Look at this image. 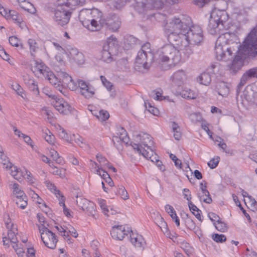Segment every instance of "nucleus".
<instances>
[{
    "mask_svg": "<svg viewBox=\"0 0 257 257\" xmlns=\"http://www.w3.org/2000/svg\"><path fill=\"white\" fill-rule=\"evenodd\" d=\"M129 241L135 248L139 249H144L146 244V240L143 236L133 230L129 235Z\"/></svg>",
    "mask_w": 257,
    "mask_h": 257,
    "instance_id": "nucleus-15",
    "label": "nucleus"
},
{
    "mask_svg": "<svg viewBox=\"0 0 257 257\" xmlns=\"http://www.w3.org/2000/svg\"><path fill=\"white\" fill-rule=\"evenodd\" d=\"M209 124L207 123L205 120H202L201 122V126L203 130H204L207 135L209 136L210 139L213 140V133L210 131L209 128Z\"/></svg>",
    "mask_w": 257,
    "mask_h": 257,
    "instance_id": "nucleus-58",
    "label": "nucleus"
},
{
    "mask_svg": "<svg viewBox=\"0 0 257 257\" xmlns=\"http://www.w3.org/2000/svg\"><path fill=\"white\" fill-rule=\"evenodd\" d=\"M0 14L6 19L12 20L15 23L17 24L20 27L25 26V23L22 20L21 16L16 11L14 10H8L5 9L0 4Z\"/></svg>",
    "mask_w": 257,
    "mask_h": 257,
    "instance_id": "nucleus-14",
    "label": "nucleus"
},
{
    "mask_svg": "<svg viewBox=\"0 0 257 257\" xmlns=\"http://www.w3.org/2000/svg\"><path fill=\"white\" fill-rule=\"evenodd\" d=\"M27 85L29 89L35 94L38 95L39 94L38 84L34 80L30 79L27 83Z\"/></svg>",
    "mask_w": 257,
    "mask_h": 257,
    "instance_id": "nucleus-45",
    "label": "nucleus"
},
{
    "mask_svg": "<svg viewBox=\"0 0 257 257\" xmlns=\"http://www.w3.org/2000/svg\"><path fill=\"white\" fill-rule=\"evenodd\" d=\"M90 165L92 168L95 169L96 173L99 175L104 180L109 176V175L107 173V172L99 168L98 166L97 163L94 161H90Z\"/></svg>",
    "mask_w": 257,
    "mask_h": 257,
    "instance_id": "nucleus-33",
    "label": "nucleus"
},
{
    "mask_svg": "<svg viewBox=\"0 0 257 257\" xmlns=\"http://www.w3.org/2000/svg\"><path fill=\"white\" fill-rule=\"evenodd\" d=\"M107 43V46L104 47V49L102 51V59L104 61L109 63L112 61L111 48L117 46V42L116 38L110 36L108 38Z\"/></svg>",
    "mask_w": 257,
    "mask_h": 257,
    "instance_id": "nucleus-16",
    "label": "nucleus"
},
{
    "mask_svg": "<svg viewBox=\"0 0 257 257\" xmlns=\"http://www.w3.org/2000/svg\"><path fill=\"white\" fill-rule=\"evenodd\" d=\"M198 197L201 202H203L208 204H210L212 202V199L208 191H207V192H199L198 193Z\"/></svg>",
    "mask_w": 257,
    "mask_h": 257,
    "instance_id": "nucleus-43",
    "label": "nucleus"
},
{
    "mask_svg": "<svg viewBox=\"0 0 257 257\" xmlns=\"http://www.w3.org/2000/svg\"><path fill=\"white\" fill-rule=\"evenodd\" d=\"M219 161L220 157L215 156L208 162V166L211 169H214L217 166Z\"/></svg>",
    "mask_w": 257,
    "mask_h": 257,
    "instance_id": "nucleus-57",
    "label": "nucleus"
},
{
    "mask_svg": "<svg viewBox=\"0 0 257 257\" xmlns=\"http://www.w3.org/2000/svg\"><path fill=\"white\" fill-rule=\"evenodd\" d=\"M25 180H26L30 184H34L35 182L36 179L32 173L28 170L26 169L25 174Z\"/></svg>",
    "mask_w": 257,
    "mask_h": 257,
    "instance_id": "nucleus-56",
    "label": "nucleus"
},
{
    "mask_svg": "<svg viewBox=\"0 0 257 257\" xmlns=\"http://www.w3.org/2000/svg\"><path fill=\"white\" fill-rule=\"evenodd\" d=\"M154 215H155V217L154 218L155 223L158 225L162 231L167 237H170L171 232L163 217L159 212L154 213Z\"/></svg>",
    "mask_w": 257,
    "mask_h": 257,
    "instance_id": "nucleus-21",
    "label": "nucleus"
},
{
    "mask_svg": "<svg viewBox=\"0 0 257 257\" xmlns=\"http://www.w3.org/2000/svg\"><path fill=\"white\" fill-rule=\"evenodd\" d=\"M39 205L40 208L45 213H48L50 210L49 207L46 205L44 201L39 196L35 201Z\"/></svg>",
    "mask_w": 257,
    "mask_h": 257,
    "instance_id": "nucleus-49",
    "label": "nucleus"
},
{
    "mask_svg": "<svg viewBox=\"0 0 257 257\" xmlns=\"http://www.w3.org/2000/svg\"><path fill=\"white\" fill-rule=\"evenodd\" d=\"M211 79L208 73H204L198 78L197 81L203 85H208L210 84Z\"/></svg>",
    "mask_w": 257,
    "mask_h": 257,
    "instance_id": "nucleus-40",
    "label": "nucleus"
},
{
    "mask_svg": "<svg viewBox=\"0 0 257 257\" xmlns=\"http://www.w3.org/2000/svg\"><path fill=\"white\" fill-rule=\"evenodd\" d=\"M58 200L59 202V203L60 205L63 207V212H64V214L68 217L71 216V213H70V212H71L70 210L66 207L65 204V197H62V198H61L60 199H59Z\"/></svg>",
    "mask_w": 257,
    "mask_h": 257,
    "instance_id": "nucleus-53",
    "label": "nucleus"
},
{
    "mask_svg": "<svg viewBox=\"0 0 257 257\" xmlns=\"http://www.w3.org/2000/svg\"><path fill=\"white\" fill-rule=\"evenodd\" d=\"M172 81L176 84L180 85L183 83L187 79L185 72L183 70H179L173 74L171 77Z\"/></svg>",
    "mask_w": 257,
    "mask_h": 257,
    "instance_id": "nucleus-28",
    "label": "nucleus"
},
{
    "mask_svg": "<svg viewBox=\"0 0 257 257\" xmlns=\"http://www.w3.org/2000/svg\"><path fill=\"white\" fill-rule=\"evenodd\" d=\"M45 184L47 189L52 193H53L57 198L59 200L64 196L61 193V191L57 188L55 185L50 181L47 180L45 182Z\"/></svg>",
    "mask_w": 257,
    "mask_h": 257,
    "instance_id": "nucleus-29",
    "label": "nucleus"
},
{
    "mask_svg": "<svg viewBox=\"0 0 257 257\" xmlns=\"http://www.w3.org/2000/svg\"><path fill=\"white\" fill-rule=\"evenodd\" d=\"M9 41L12 46L19 48L21 49H23L24 48V45L21 41L16 36H14L10 37Z\"/></svg>",
    "mask_w": 257,
    "mask_h": 257,
    "instance_id": "nucleus-41",
    "label": "nucleus"
},
{
    "mask_svg": "<svg viewBox=\"0 0 257 257\" xmlns=\"http://www.w3.org/2000/svg\"><path fill=\"white\" fill-rule=\"evenodd\" d=\"M38 229L45 245L51 249L55 248L58 242L55 234L43 224L39 225Z\"/></svg>",
    "mask_w": 257,
    "mask_h": 257,
    "instance_id": "nucleus-11",
    "label": "nucleus"
},
{
    "mask_svg": "<svg viewBox=\"0 0 257 257\" xmlns=\"http://www.w3.org/2000/svg\"><path fill=\"white\" fill-rule=\"evenodd\" d=\"M164 53L161 61L168 63V66L171 67L179 64L181 60L180 52L174 47L169 46L165 48Z\"/></svg>",
    "mask_w": 257,
    "mask_h": 257,
    "instance_id": "nucleus-10",
    "label": "nucleus"
},
{
    "mask_svg": "<svg viewBox=\"0 0 257 257\" xmlns=\"http://www.w3.org/2000/svg\"><path fill=\"white\" fill-rule=\"evenodd\" d=\"M80 18L81 20H102V13L98 10L93 9L92 10H82L80 14Z\"/></svg>",
    "mask_w": 257,
    "mask_h": 257,
    "instance_id": "nucleus-17",
    "label": "nucleus"
},
{
    "mask_svg": "<svg viewBox=\"0 0 257 257\" xmlns=\"http://www.w3.org/2000/svg\"><path fill=\"white\" fill-rule=\"evenodd\" d=\"M10 166L9 167L11 168V175L16 180L19 182H22L25 180V174L26 168L23 167L22 168H18L16 166Z\"/></svg>",
    "mask_w": 257,
    "mask_h": 257,
    "instance_id": "nucleus-25",
    "label": "nucleus"
},
{
    "mask_svg": "<svg viewBox=\"0 0 257 257\" xmlns=\"http://www.w3.org/2000/svg\"><path fill=\"white\" fill-rule=\"evenodd\" d=\"M17 206L22 209H25L28 205L27 197L26 195L23 197H18L15 199Z\"/></svg>",
    "mask_w": 257,
    "mask_h": 257,
    "instance_id": "nucleus-48",
    "label": "nucleus"
},
{
    "mask_svg": "<svg viewBox=\"0 0 257 257\" xmlns=\"http://www.w3.org/2000/svg\"><path fill=\"white\" fill-rule=\"evenodd\" d=\"M214 225L216 229L220 232H225L227 230V226L226 224L222 221L220 219L217 222H214Z\"/></svg>",
    "mask_w": 257,
    "mask_h": 257,
    "instance_id": "nucleus-51",
    "label": "nucleus"
},
{
    "mask_svg": "<svg viewBox=\"0 0 257 257\" xmlns=\"http://www.w3.org/2000/svg\"><path fill=\"white\" fill-rule=\"evenodd\" d=\"M83 25L91 31H97L100 30L102 27L103 20H81Z\"/></svg>",
    "mask_w": 257,
    "mask_h": 257,
    "instance_id": "nucleus-22",
    "label": "nucleus"
},
{
    "mask_svg": "<svg viewBox=\"0 0 257 257\" xmlns=\"http://www.w3.org/2000/svg\"><path fill=\"white\" fill-rule=\"evenodd\" d=\"M107 25L109 29L113 32L117 31L120 26V21L117 17H114L112 19H109L107 22Z\"/></svg>",
    "mask_w": 257,
    "mask_h": 257,
    "instance_id": "nucleus-30",
    "label": "nucleus"
},
{
    "mask_svg": "<svg viewBox=\"0 0 257 257\" xmlns=\"http://www.w3.org/2000/svg\"><path fill=\"white\" fill-rule=\"evenodd\" d=\"M13 194L16 197H25V192L20 188L19 185L18 183H15L12 185Z\"/></svg>",
    "mask_w": 257,
    "mask_h": 257,
    "instance_id": "nucleus-42",
    "label": "nucleus"
},
{
    "mask_svg": "<svg viewBox=\"0 0 257 257\" xmlns=\"http://www.w3.org/2000/svg\"><path fill=\"white\" fill-rule=\"evenodd\" d=\"M143 157L154 163L160 171L163 172L165 170V166L162 164V161L159 160L158 156L154 151L151 152L150 154L144 153Z\"/></svg>",
    "mask_w": 257,
    "mask_h": 257,
    "instance_id": "nucleus-24",
    "label": "nucleus"
},
{
    "mask_svg": "<svg viewBox=\"0 0 257 257\" xmlns=\"http://www.w3.org/2000/svg\"><path fill=\"white\" fill-rule=\"evenodd\" d=\"M188 207L191 213L198 220L202 222L203 220V215L201 210L192 202L188 203Z\"/></svg>",
    "mask_w": 257,
    "mask_h": 257,
    "instance_id": "nucleus-32",
    "label": "nucleus"
},
{
    "mask_svg": "<svg viewBox=\"0 0 257 257\" xmlns=\"http://www.w3.org/2000/svg\"><path fill=\"white\" fill-rule=\"evenodd\" d=\"M31 70L38 77H44L50 83L56 84L57 80L55 75L42 62L34 61L31 64Z\"/></svg>",
    "mask_w": 257,
    "mask_h": 257,
    "instance_id": "nucleus-6",
    "label": "nucleus"
},
{
    "mask_svg": "<svg viewBox=\"0 0 257 257\" xmlns=\"http://www.w3.org/2000/svg\"><path fill=\"white\" fill-rule=\"evenodd\" d=\"M72 61L78 64H82L84 62V56L81 52H78L77 55H76Z\"/></svg>",
    "mask_w": 257,
    "mask_h": 257,
    "instance_id": "nucleus-61",
    "label": "nucleus"
},
{
    "mask_svg": "<svg viewBox=\"0 0 257 257\" xmlns=\"http://www.w3.org/2000/svg\"><path fill=\"white\" fill-rule=\"evenodd\" d=\"M12 88L17 94L24 99H27V95L24 91L22 87L17 83H14L12 85Z\"/></svg>",
    "mask_w": 257,
    "mask_h": 257,
    "instance_id": "nucleus-47",
    "label": "nucleus"
},
{
    "mask_svg": "<svg viewBox=\"0 0 257 257\" xmlns=\"http://www.w3.org/2000/svg\"><path fill=\"white\" fill-rule=\"evenodd\" d=\"M164 208L165 211L170 216L172 221L175 222L176 226L179 227L180 225V219L174 208L170 204H166Z\"/></svg>",
    "mask_w": 257,
    "mask_h": 257,
    "instance_id": "nucleus-26",
    "label": "nucleus"
},
{
    "mask_svg": "<svg viewBox=\"0 0 257 257\" xmlns=\"http://www.w3.org/2000/svg\"><path fill=\"white\" fill-rule=\"evenodd\" d=\"M187 26L184 25L179 19L174 18L171 22L167 23L164 26L165 32L171 39L174 35H185Z\"/></svg>",
    "mask_w": 257,
    "mask_h": 257,
    "instance_id": "nucleus-8",
    "label": "nucleus"
},
{
    "mask_svg": "<svg viewBox=\"0 0 257 257\" xmlns=\"http://www.w3.org/2000/svg\"><path fill=\"white\" fill-rule=\"evenodd\" d=\"M58 135L61 139L67 143H72L73 142L72 135L68 134L65 130L61 127H60L58 130Z\"/></svg>",
    "mask_w": 257,
    "mask_h": 257,
    "instance_id": "nucleus-34",
    "label": "nucleus"
},
{
    "mask_svg": "<svg viewBox=\"0 0 257 257\" xmlns=\"http://www.w3.org/2000/svg\"><path fill=\"white\" fill-rule=\"evenodd\" d=\"M255 77L257 78V67L250 69L247 71L243 75L241 82L246 81L248 78Z\"/></svg>",
    "mask_w": 257,
    "mask_h": 257,
    "instance_id": "nucleus-44",
    "label": "nucleus"
},
{
    "mask_svg": "<svg viewBox=\"0 0 257 257\" xmlns=\"http://www.w3.org/2000/svg\"><path fill=\"white\" fill-rule=\"evenodd\" d=\"M57 81L56 84L51 83L57 88L61 93L65 94V89L66 88L71 90L76 89V84L73 80L71 76L65 72H58L57 75H55Z\"/></svg>",
    "mask_w": 257,
    "mask_h": 257,
    "instance_id": "nucleus-5",
    "label": "nucleus"
},
{
    "mask_svg": "<svg viewBox=\"0 0 257 257\" xmlns=\"http://www.w3.org/2000/svg\"><path fill=\"white\" fill-rule=\"evenodd\" d=\"M231 22L227 12L214 9L211 13L209 27L212 34H219L230 28Z\"/></svg>",
    "mask_w": 257,
    "mask_h": 257,
    "instance_id": "nucleus-2",
    "label": "nucleus"
},
{
    "mask_svg": "<svg viewBox=\"0 0 257 257\" xmlns=\"http://www.w3.org/2000/svg\"><path fill=\"white\" fill-rule=\"evenodd\" d=\"M131 145L134 150L143 156L144 153L150 154L154 151V142L153 138L148 134L140 133L133 136Z\"/></svg>",
    "mask_w": 257,
    "mask_h": 257,
    "instance_id": "nucleus-3",
    "label": "nucleus"
},
{
    "mask_svg": "<svg viewBox=\"0 0 257 257\" xmlns=\"http://www.w3.org/2000/svg\"><path fill=\"white\" fill-rule=\"evenodd\" d=\"M121 136H120L119 137L117 136H113L112 137V141H113L114 144L115 145H116V146H117L116 142H117V143H118L120 145L122 143H127L128 138L127 137L126 133V132L125 130H123V132L121 134Z\"/></svg>",
    "mask_w": 257,
    "mask_h": 257,
    "instance_id": "nucleus-39",
    "label": "nucleus"
},
{
    "mask_svg": "<svg viewBox=\"0 0 257 257\" xmlns=\"http://www.w3.org/2000/svg\"><path fill=\"white\" fill-rule=\"evenodd\" d=\"M80 93L86 98L92 97L94 94V92L92 88L90 87L83 90H80Z\"/></svg>",
    "mask_w": 257,
    "mask_h": 257,
    "instance_id": "nucleus-54",
    "label": "nucleus"
},
{
    "mask_svg": "<svg viewBox=\"0 0 257 257\" xmlns=\"http://www.w3.org/2000/svg\"><path fill=\"white\" fill-rule=\"evenodd\" d=\"M185 35H183L185 37V39L189 43L194 44H198L201 42L202 39V31L201 28H196L194 31H197L198 34H194L192 32H187V28L186 29Z\"/></svg>",
    "mask_w": 257,
    "mask_h": 257,
    "instance_id": "nucleus-19",
    "label": "nucleus"
},
{
    "mask_svg": "<svg viewBox=\"0 0 257 257\" xmlns=\"http://www.w3.org/2000/svg\"><path fill=\"white\" fill-rule=\"evenodd\" d=\"M180 95L184 98L194 99L198 97V92L190 89L185 88L180 92Z\"/></svg>",
    "mask_w": 257,
    "mask_h": 257,
    "instance_id": "nucleus-31",
    "label": "nucleus"
},
{
    "mask_svg": "<svg viewBox=\"0 0 257 257\" xmlns=\"http://www.w3.org/2000/svg\"><path fill=\"white\" fill-rule=\"evenodd\" d=\"M213 239L217 242H223L226 241V237L224 234L215 233L212 235Z\"/></svg>",
    "mask_w": 257,
    "mask_h": 257,
    "instance_id": "nucleus-63",
    "label": "nucleus"
},
{
    "mask_svg": "<svg viewBox=\"0 0 257 257\" xmlns=\"http://www.w3.org/2000/svg\"><path fill=\"white\" fill-rule=\"evenodd\" d=\"M145 105L146 108L148 109V110L153 114L154 115L156 116H159L160 114V111L156 107H154V106H152L150 102H145Z\"/></svg>",
    "mask_w": 257,
    "mask_h": 257,
    "instance_id": "nucleus-55",
    "label": "nucleus"
},
{
    "mask_svg": "<svg viewBox=\"0 0 257 257\" xmlns=\"http://www.w3.org/2000/svg\"><path fill=\"white\" fill-rule=\"evenodd\" d=\"M226 35H229V34L225 33L220 35L216 41L215 47V52L216 54V57L218 59H222L225 55L221 43H222L225 44L227 43V40L223 41Z\"/></svg>",
    "mask_w": 257,
    "mask_h": 257,
    "instance_id": "nucleus-20",
    "label": "nucleus"
},
{
    "mask_svg": "<svg viewBox=\"0 0 257 257\" xmlns=\"http://www.w3.org/2000/svg\"><path fill=\"white\" fill-rule=\"evenodd\" d=\"M76 204L85 213L93 218L96 219L98 216V212L97 210L96 204L82 196L77 197Z\"/></svg>",
    "mask_w": 257,
    "mask_h": 257,
    "instance_id": "nucleus-9",
    "label": "nucleus"
},
{
    "mask_svg": "<svg viewBox=\"0 0 257 257\" xmlns=\"http://www.w3.org/2000/svg\"><path fill=\"white\" fill-rule=\"evenodd\" d=\"M118 194L123 200H127L129 198L128 194L126 189L123 187L119 188Z\"/></svg>",
    "mask_w": 257,
    "mask_h": 257,
    "instance_id": "nucleus-64",
    "label": "nucleus"
},
{
    "mask_svg": "<svg viewBox=\"0 0 257 257\" xmlns=\"http://www.w3.org/2000/svg\"><path fill=\"white\" fill-rule=\"evenodd\" d=\"M150 47V43L145 44L142 47V50L139 52L136 58V63L139 64H143L144 65V67H145V65L146 64L147 57V52L145 51V49L146 48L149 49Z\"/></svg>",
    "mask_w": 257,
    "mask_h": 257,
    "instance_id": "nucleus-27",
    "label": "nucleus"
},
{
    "mask_svg": "<svg viewBox=\"0 0 257 257\" xmlns=\"http://www.w3.org/2000/svg\"><path fill=\"white\" fill-rule=\"evenodd\" d=\"M93 114L100 120L105 121L109 117V114L106 110L101 109L99 111H94Z\"/></svg>",
    "mask_w": 257,
    "mask_h": 257,
    "instance_id": "nucleus-38",
    "label": "nucleus"
},
{
    "mask_svg": "<svg viewBox=\"0 0 257 257\" xmlns=\"http://www.w3.org/2000/svg\"><path fill=\"white\" fill-rule=\"evenodd\" d=\"M71 5L69 0H58V6L54 11V20L59 25L63 26L70 21L72 12L68 9Z\"/></svg>",
    "mask_w": 257,
    "mask_h": 257,
    "instance_id": "nucleus-4",
    "label": "nucleus"
},
{
    "mask_svg": "<svg viewBox=\"0 0 257 257\" xmlns=\"http://www.w3.org/2000/svg\"><path fill=\"white\" fill-rule=\"evenodd\" d=\"M51 103L56 110L63 115H69L74 110L68 102L62 98L52 99Z\"/></svg>",
    "mask_w": 257,
    "mask_h": 257,
    "instance_id": "nucleus-13",
    "label": "nucleus"
},
{
    "mask_svg": "<svg viewBox=\"0 0 257 257\" xmlns=\"http://www.w3.org/2000/svg\"><path fill=\"white\" fill-rule=\"evenodd\" d=\"M132 229L127 224L114 225L110 230L111 237L116 240L122 241L129 236Z\"/></svg>",
    "mask_w": 257,
    "mask_h": 257,
    "instance_id": "nucleus-12",
    "label": "nucleus"
},
{
    "mask_svg": "<svg viewBox=\"0 0 257 257\" xmlns=\"http://www.w3.org/2000/svg\"><path fill=\"white\" fill-rule=\"evenodd\" d=\"M257 55V25L240 45L230 69L233 71L239 69L243 65V60L248 56Z\"/></svg>",
    "mask_w": 257,
    "mask_h": 257,
    "instance_id": "nucleus-1",
    "label": "nucleus"
},
{
    "mask_svg": "<svg viewBox=\"0 0 257 257\" xmlns=\"http://www.w3.org/2000/svg\"><path fill=\"white\" fill-rule=\"evenodd\" d=\"M19 4L21 7L28 12L31 14H34L36 12V9L33 4L30 2H27L26 0H25L24 2L22 3H19Z\"/></svg>",
    "mask_w": 257,
    "mask_h": 257,
    "instance_id": "nucleus-36",
    "label": "nucleus"
},
{
    "mask_svg": "<svg viewBox=\"0 0 257 257\" xmlns=\"http://www.w3.org/2000/svg\"><path fill=\"white\" fill-rule=\"evenodd\" d=\"M78 50L76 48H71L68 49L66 53L67 56L70 61H72L76 55H77Z\"/></svg>",
    "mask_w": 257,
    "mask_h": 257,
    "instance_id": "nucleus-59",
    "label": "nucleus"
},
{
    "mask_svg": "<svg viewBox=\"0 0 257 257\" xmlns=\"http://www.w3.org/2000/svg\"><path fill=\"white\" fill-rule=\"evenodd\" d=\"M4 222L7 229L14 228L15 229V227H17V225L12 221L10 216L8 214L4 215Z\"/></svg>",
    "mask_w": 257,
    "mask_h": 257,
    "instance_id": "nucleus-52",
    "label": "nucleus"
},
{
    "mask_svg": "<svg viewBox=\"0 0 257 257\" xmlns=\"http://www.w3.org/2000/svg\"><path fill=\"white\" fill-rule=\"evenodd\" d=\"M43 137L46 141L51 145H55L56 143V139L53 134L48 129L43 130Z\"/></svg>",
    "mask_w": 257,
    "mask_h": 257,
    "instance_id": "nucleus-35",
    "label": "nucleus"
},
{
    "mask_svg": "<svg viewBox=\"0 0 257 257\" xmlns=\"http://www.w3.org/2000/svg\"><path fill=\"white\" fill-rule=\"evenodd\" d=\"M97 202L99 205L102 212L105 216H109L116 213V211L111 206L107 205L106 200L102 198H98Z\"/></svg>",
    "mask_w": 257,
    "mask_h": 257,
    "instance_id": "nucleus-23",
    "label": "nucleus"
},
{
    "mask_svg": "<svg viewBox=\"0 0 257 257\" xmlns=\"http://www.w3.org/2000/svg\"><path fill=\"white\" fill-rule=\"evenodd\" d=\"M72 61L78 64H82L84 62V56L81 52H78L77 55H76Z\"/></svg>",
    "mask_w": 257,
    "mask_h": 257,
    "instance_id": "nucleus-62",
    "label": "nucleus"
},
{
    "mask_svg": "<svg viewBox=\"0 0 257 257\" xmlns=\"http://www.w3.org/2000/svg\"><path fill=\"white\" fill-rule=\"evenodd\" d=\"M27 44L29 46L30 52L32 55L36 52L38 50V44L35 39L29 38L27 41Z\"/></svg>",
    "mask_w": 257,
    "mask_h": 257,
    "instance_id": "nucleus-37",
    "label": "nucleus"
},
{
    "mask_svg": "<svg viewBox=\"0 0 257 257\" xmlns=\"http://www.w3.org/2000/svg\"><path fill=\"white\" fill-rule=\"evenodd\" d=\"M72 138L73 139V141H74L80 147L82 148L85 145L84 140L81 137L78 135L76 136L74 134H72Z\"/></svg>",
    "mask_w": 257,
    "mask_h": 257,
    "instance_id": "nucleus-60",
    "label": "nucleus"
},
{
    "mask_svg": "<svg viewBox=\"0 0 257 257\" xmlns=\"http://www.w3.org/2000/svg\"><path fill=\"white\" fill-rule=\"evenodd\" d=\"M7 234L4 236L3 241L4 245L10 246L11 244L15 249L18 257H21L24 253V247L23 245L18 243L16 234L18 233L17 227L15 229H8Z\"/></svg>",
    "mask_w": 257,
    "mask_h": 257,
    "instance_id": "nucleus-7",
    "label": "nucleus"
},
{
    "mask_svg": "<svg viewBox=\"0 0 257 257\" xmlns=\"http://www.w3.org/2000/svg\"><path fill=\"white\" fill-rule=\"evenodd\" d=\"M50 157L57 163L62 164L64 160L62 157L59 156L58 153L53 149L50 150Z\"/></svg>",
    "mask_w": 257,
    "mask_h": 257,
    "instance_id": "nucleus-46",
    "label": "nucleus"
},
{
    "mask_svg": "<svg viewBox=\"0 0 257 257\" xmlns=\"http://www.w3.org/2000/svg\"><path fill=\"white\" fill-rule=\"evenodd\" d=\"M244 201L248 207L253 208L255 207L257 204V202L254 198H253L251 196L249 195L248 194H247L246 198L244 199Z\"/></svg>",
    "mask_w": 257,
    "mask_h": 257,
    "instance_id": "nucleus-50",
    "label": "nucleus"
},
{
    "mask_svg": "<svg viewBox=\"0 0 257 257\" xmlns=\"http://www.w3.org/2000/svg\"><path fill=\"white\" fill-rule=\"evenodd\" d=\"M60 235L62 236L64 239L69 240V237L70 235L76 238L78 234L76 229L70 224H67L66 226L57 225L55 226Z\"/></svg>",
    "mask_w": 257,
    "mask_h": 257,
    "instance_id": "nucleus-18",
    "label": "nucleus"
}]
</instances>
